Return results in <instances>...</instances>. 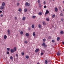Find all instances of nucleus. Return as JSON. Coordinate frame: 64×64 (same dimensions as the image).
I'll use <instances>...</instances> for the list:
<instances>
[{
  "label": "nucleus",
  "instance_id": "1",
  "mask_svg": "<svg viewBox=\"0 0 64 64\" xmlns=\"http://www.w3.org/2000/svg\"><path fill=\"white\" fill-rule=\"evenodd\" d=\"M42 45L43 46H44V48H46V47H47V45H45V43H44V42H43L42 44Z\"/></svg>",
  "mask_w": 64,
  "mask_h": 64
},
{
  "label": "nucleus",
  "instance_id": "2",
  "mask_svg": "<svg viewBox=\"0 0 64 64\" xmlns=\"http://www.w3.org/2000/svg\"><path fill=\"white\" fill-rule=\"evenodd\" d=\"M25 6H30V4L28 3V2H26L25 3Z\"/></svg>",
  "mask_w": 64,
  "mask_h": 64
},
{
  "label": "nucleus",
  "instance_id": "3",
  "mask_svg": "<svg viewBox=\"0 0 64 64\" xmlns=\"http://www.w3.org/2000/svg\"><path fill=\"white\" fill-rule=\"evenodd\" d=\"M16 59L18 60V54L16 53Z\"/></svg>",
  "mask_w": 64,
  "mask_h": 64
},
{
  "label": "nucleus",
  "instance_id": "4",
  "mask_svg": "<svg viewBox=\"0 0 64 64\" xmlns=\"http://www.w3.org/2000/svg\"><path fill=\"white\" fill-rule=\"evenodd\" d=\"M49 13V11L48 10H46V12L45 15H46L47 14H48Z\"/></svg>",
  "mask_w": 64,
  "mask_h": 64
},
{
  "label": "nucleus",
  "instance_id": "5",
  "mask_svg": "<svg viewBox=\"0 0 64 64\" xmlns=\"http://www.w3.org/2000/svg\"><path fill=\"white\" fill-rule=\"evenodd\" d=\"M8 35H10V30L8 29Z\"/></svg>",
  "mask_w": 64,
  "mask_h": 64
},
{
  "label": "nucleus",
  "instance_id": "6",
  "mask_svg": "<svg viewBox=\"0 0 64 64\" xmlns=\"http://www.w3.org/2000/svg\"><path fill=\"white\" fill-rule=\"evenodd\" d=\"M39 51V50L38 48H37L36 50H35V52L36 53H37V52H38Z\"/></svg>",
  "mask_w": 64,
  "mask_h": 64
},
{
  "label": "nucleus",
  "instance_id": "7",
  "mask_svg": "<svg viewBox=\"0 0 64 64\" xmlns=\"http://www.w3.org/2000/svg\"><path fill=\"white\" fill-rule=\"evenodd\" d=\"M5 2H3L2 3V7H4L5 6Z\"/></svg>",
  "mask_w": 64,
  "mask_h": 64
},
{
  "label": "nucleus",
  "instance_id": "8",
  "mask_svg": "<svg viewBox=\"0 0 64 64\" xmlns=\"http://www.w3.org/2000/svg\"><path fill=\"white\" fill-rule=\"evenodd\" d=\"M55 11L56 12H57L58 11V8H55Z\"/></svg>",
  "mask_w": 64,
  "mask_h": 64
},
{
  "label": "nucleus",
  "instance_id": "9",
  "mask_svg": "<svg viewBox=\"0 0 64 64\" xmlns=\"http://www.w3.org/2000/svg\"><path fill=\"white\" fill-rule=\"evenodd\" d=\"M38 14L39 15H42V12H40L38 13Z\"/></svg>",
  "mask_w": 64,
  "mask_h": 64
},
{
  "label": "nucleus",
  "instance_id": "10",
  "mask_svg": "<svg viewBox=\"0 0 64 64\" xmlns=\"http://www.w3.org/2000/svg\"><path fill=\"white\" fill-rule=\"evenodd\" d=\"M33 35L34 37L36 36V34H35V32H33Z\"/></svg>",
  "mask_w": 64,
  "mask_h": 64
},
{
  "label": "nucleus",
  "instance_id": "11",
  "mask_svg": "<svg viewBox=\"0 0 64 64\" xmlns=\"http://www.w3.org/2000/svg\"><path fill=\"white\" fill-rule=\"evenodd\" d=\"M39 5V6L40 8H41L42 7V5H41V4H40V3H39L38 4Z\"/></svg>",
  "mask_w": 64,
  "mask_h": 64
},
{
  "label": "nucleus",
  "instance_id": "12",
  "mask_svg": "<svg viewBox=\"0 0 64 64\" xmlns=\"http://www.w3.org/2000/svg\"><path fill=\"white\" fill-rule=\"evenodd\" d=\"M28 10H27V9L25 8V9H24V11L25 12H27V11Z\"/></svg>",
  "mask_w": 64,
  "mask_h": 64
},
{
  "label": "nucleus",
  "instance_id": "13",
  "mask_svg": "<svg viewBox=\"0 0 64 64\" xmlns=\"http://www.w3.org/2000/svg\"><path fill=\"white\" fill-rule=\"evenodd\" d=\"M57 56H60V54L59 52H58L57 53Z\"/></svg>",
  "mask_w": 64,
  "mask_h": 64
},
{
  "label": "nucleus",
  "instance_id": "14",
  "mask_svg": "<svg viewBox=\"0 0 64 64\" xmlns=\"http://www.w3.org/2000/svg\"><path fill=\"white\" fill-rule=\"evenodd\" d=\"M26 36H27V37H28L29 36V34H28V33H26Z\"/></svg>",
  "mask_w": 64,
  "mask_h": 64
},
{
  "label": "nucleus",
  "instance_id": "15",
  "mask_svg": "<svg viewBox=\"0 0 64 64\" xmlns=\"http://www.w3.org/2000/svg\"><path fill=\"white\" fill-rule=\"evenodd\" d=\"M45 64H47L48 63V60H45Z\"/></svg>",
  "mask_w": 64,
  "mask_h": 64
},
{
  "label": "nucleus",
  "instance_id": "16",
  "mask_svg": "<svg viewBox=\"0 0 64 64\" xmlns=\"http://www.w3.org/2000/svg\"><path fill=\"white\" fill-rule=\"evenodd\" d=\"M64 33V32H63V31L62 30L60 32V34H63Z\"/></svg>",
  "mask_w": 64,
  "mask_h": 64
},
{
  "label": "nucleus",
  "instance_id": "17",
  "mask_svg": "<svg viewBox=\"0 0 64 64\" xmlns=\"http://www.w3.org/2000/svg\"><path fill=\"white\" fill-rule=\"evenodd\" d=\"M4 39H7V36L6 35L4 36Z\"/></svg>",
  "mask_w": 64,
  "mask_h": 64
},
{
  "label": "nucleus",
  "instance_id": "18",
  "mask_svg": "<svg viewBox=\"0 0 64 64\" xmlns=\"http://www.w3.org/2000/svg\"><path fill=\"white\" fill-rule=\"evenodd\" d=\"M10 52L12 53H13L14 52V50L13 49H11L10 50Z\"/></svg>",
  "mask_w": 64,
  "mask_h": 64
},
{
  "label": "nucleus",
  "instance_id": "19",
  "mask_svg": "<svg viewBox=\"0 0 64 64\" xmlns=\"http://www.w3.org/2000/svg\"><path fill=\"white\" fill-rule=\"evenodd\" d=\"M60 37H58L57 38V41H59L60 40Z\"/></svg>",
  "mask_w": 64,
  "mask_h": 64
},
{
  "label": "nucleus",
  "instance_id": "20",
  "mask_svg": "<svg viewBox=\"0 0 64 64\" xmlns=\"http://www.w3.org/2000/svg\"><path fill=\"white\" fill-rule=\"evenodd\" d=\"M14 51H16V50H17V48L16 47H14Z\"/></svg>",
  "mask_w": 64,
  "mask_h": 64
},
{
  "label": "nucleus",
  "instance_id": "21",
  "mask_svg": "<svg viewBox=\"0 0 64 64\" xmlns=\"http://www.w3.org/2000/svg\"><path fill=\"white\" fill-rule=\"evenodd\" d=\"M26 19V18L24 16L22 18V20H25Z\"/></svg>",
  "mask_w": 64,
  "mask_h": 64
},
{
  "label": "nucleus",
  "instance_id": "22",
  "mask_svg": "<svg viewBox=\"0 0 64 64\" xmlns=\"http://www.w3.org/2000/svg\"><path fill=\"white\" fill-rule=\"evenodd\" d=\"M55 17V15L54 14L52 16V18H54Z\"/></svg>",
  "mask_w": 64,
  "mask_h": 64
},
{
  "label": "nucleus",
  "instance_id": "23",
  "mask_svg": "<svg viewBox=\"0 0 64 64\" xmlns=\"http://www.w3.org/2000/svg\"><path fill=\"white\" fill-rule=\"evenodd\" d=\"M32 29L34 28V25L33 24L32 26Z\"/></svg>",
  "mask_w": 64,
  "mask_h": 64
},
{
  "label": "nucleus",
  "instance_id": "24",
  "mask_svg": "<svg viewBox=\"0 0 64 64\" xmlns=\"http://www.w3.org/2000/svg\"><path fill=\"white\" fill-rule=\"evenodd\" d=\"M0 9H4V7L1 6L0 8Z\"/></svg>",
  "mask_w": 64,
  "mask_h": 64
},
{
  "label": "nucleus",
  "instance_id": "25",
  "mask_svg": "<svg viewBox=\"0 0 64 64\" xmlns=\"http://www.w3.org/2000/svg\"><path fill=\"white\" fill-rule=\"evenodd\" d=\"M18 11L19 12H21L22 11V10L21 8H19L18 9Z\"/></svg>",
  "mask_w": 64,
  "mask_h": 64
},
{
  "label": "nucleus",
  "instance_id": "26",
  "mask_svg": "<svg viewBox=\"0 0 64 64\" xmlns=\"http://www.w3.org/2000/svg\"><path fill=\"white\" fill-rule=\"evenodd\" d=\"M20 34L21 35H22L23 34V32L22 31H21L20 32Z\"/></svg>",
  "mask_w": 64,
  "mask_h": 64
},
{
  "label": "nucleus",
  "instance_id": "27",
  "mask_svg": "<svg viewBox=\"0 0 64 64\" xmlns=\"http://www.w3.org/2000/svg\"><path fill=\"white\" fill-rule=\"evenodd\" d=\"M6 50H8V51H9L10 50V48H7Z\"/></svg>",
  "mask_w": 64,
  "mask_h": 64
},
{
  "label": "nucleus",
  "instance_id": "28",
  "mask_svg": "<svg viewBox=\"0 0 64 64\" xmlns=\"http://www.w3.org/2000/svg\"><path fill=\"white\" fill-rule=\"evenodd\" d=\"M38 27L39 28H41V25L40 24H39L38 25Z\"/></svg>",
  "mask_w": 64,
  "mask_h": 64
},
{
  "label": "nucleus",
  "instance_id": "29",
  "mask_svg": "<svg viewBox=\"0 0 64 64\" xmlns=\"http://www.w3.org/2000/svg\"><path fill=\"white\" fill-rule=\"evenodd\" d=\"M17 6H19V5H20V3L18 2V3L17 4Z\"/></svg>",
  "mask_w": 64,
  "mask_h": 64
},
{
  "label": "nucleus",
  "instance_id": "30",
  "mask_svg": "<svg viewBox=\"0 0 64 64\" xmlns=\"http://www.w3.org/2000/svg\"><path fill=\"white\" fill-rule=\"evenodd\" d=\"M26 58L27 59H28V58H29V56H26Z\"/></svg>",
  "mask_w": 64,
  "mask_h": 64
},
{
  "label": "nucleus",
  "instance_id": "31",
  "mask_svg": "<svg viewBox=\"0 0 64 64\" xmlns=\"http://www.w3.org/2000/svg\"><path fill=\"white\" fill-rule=\"evenodd\" d=\"M10 60H12L13 59V57H12V56H10Z\"/></svg>",
  "mask_w": 64,
  "mask_h": 64
},
{
  "label": "nucleus",
  "instance_id": "32",
  "mask_svg": "<svg viewBox=\"0 0 64 64\" xmlns=\"http://www.w3.org/2000/svg\"><path fill=\"white\" fill-rule=\"evenodd\" d=\"M24 43L26 44H27L28 43V42L27 41H24Z\"/></svg>",
  "mask_w": 64,
  "mask_h": 64
},
{
  "label": "nucleus",
  "instance_id": "33",
  "mask_svg": "<svg viewBox=\"0 0 64 64\" xmlns=\"http://www.w3.org/2000/svg\"><path fill=\"white\" fill-rule=\"evenodd\" d=\"M32 18L34 19H35V18H36V16H32Z\"/></svg>",
  "mask_w": 64,
  "mask_h": 64
},
{
  "label": "nucleus",
  "instance_id": "34",
  "mask_svg": "<svg viewBox=\"0 0 64 64\" xmlns=\"http://www.w3.org/2000/svg\"><path fill=\"white\" fill-rule=\"evenodd\" d=\"M46 41V39H45V38H44L43 40V42H45Z\"/></svg>",
  "mask_w": 64,
  "mask_h": 64
},
{
  "label": "nucleus",
  "instance_id": "35",
  "mask_svg": "<svg viewBox=\"0 0 64 64\" xmlns=\"http://www.w3.org/2000/svg\"><path fill=\"white\" fill-rule=\"evenodd\" d=\"M38 3H40V0H38Z\"/></svg>",
  "mask_w": 64,
  "mask_h": 64
},
{
  "label": "nucleus",
  "instance_id": "36",
  "mask_svg": "<svg viewBox=\"0 0 64 64\" xmlns=\"http://www.w3.org/2000/svg\"><path fill=\"white\" fill-rule=\"evenodd\" d=\"M22 55H24V52H22Z\"/></svg>",
  "mask_w": 64,
  "mask_h": 64
},
{
  "label": "nucleus",
  "instance_id": "37",
  "mask_svg": "<svg viewBox=\"0 0 64 64\" xmlns=\"http://www.w3.org/2000/svg\"><path fill=\"white\" fill-rule=\"evenodd\" d=\"M46 20L48 21H49V18H47L46 19Z\"/></svg>",
  "mask_w": 64,
  "mask_h": 64
},
{
  "label": "nucleus",
  "instance_id": "38",
  "mask_svg": "<svg viewBox=\"0 0 64 64\" xmlns=\"http://www.w3.org/2000/svg\"><path fill=\"white\" fill-rule=\"evenodd\" d=\"M60 15L61 16H63V14L62 13L60 14Z\"/></svg>",
  "mask_w": 64,
  "mask_h": 64
},
{
  "label": "nucleus",
  "instance_id": "39",
  "mask_svg": "<svg viewBox=\"0 0 64 64\" xmlns=\"http://www.w3.org/2000/svg\"><path fill=\"white\" fill-rule=\"evenodd\" d=\"M42 24L43 25H45V22H42Z\"/></svg>",
  "mask_w": 64,
  "mask_h": 64
},
{
  "label": "nucleus",
  "instance_id": "40",
  "mask_svg": "<svg viewBox=\"0 0 64 64\" xmlns=\"http://www.w3.org/2000/svg\"><path fill=\"white\" fill-rule=\"evenodd\" d=\"M43 54H44V53H43V52H42L41 53V55H43Z\"/></svg>",
  "mask_w": 64,
  "mask_h": 64
},
{
  "label": "nucleus",
  "instance_id": "41",
  "mask_svg": "<svg viewBox=\"0 0 64 64\" xmlns=\"http://www.w3.org/2000/svg\"><path fill=\"white\" fill-rule=\"evenodd\" d=\"M44 5H45V4H46V2H45V1L44 2Z\"/></svg>",
  "mask_w": 64,
  "mask_h": 64
},
{
  "label": "nucleus",
  "instance_id": "42",
  "mask_svg": "<svg viewBox=\"0 0 64 64\" xmlns=\"http://www.w3.org/2000/svg\"><path fill=\"white\" fill-rule=\"evenodd\" d=\"M51 37L50 36H49V37L48 38V39H51Z\"/></svg>",
  "mask_w": 64,
  "mask_h": 64
},
{
  "label": "nucleus",
  "instance_id": "43",
  "mask_svg": "<svg viewBox=\"0 0 64 64\" xmlns=\"http://www.w3.org/2000/svg\"><path fill=\"white\" fill-rule=\"evenodd\" d=\"M52 42H53L54 43V42H55V40H52Z\"/></svg>",
  "mask_w": 64,
  "mask_h": 64
},
{
  "label": "nucleus",
  "instance_id": "44",
  "mask_svg": "<svg viewBox=\"0 0 64 64\" xmlns=\"http://www.w3.org/2000/svg\"><path fill=\"white\" fill-rule=\"evenodd\" d=\"M7 54H9V52H7Z\"/></svg>",
  "mask_w": 64,
  "mask_h": 64
},
{
  "label": "nucleus",
  "instance_id": "45",
  "mask_svg": "<svg viewBox=\"0 0 64 64\" xmlns=\"http://www.w3.org/2000/svg\"><path fill=\"white\" fill-rule=\"evenodd\" d=\"M17 17H15V20H17Z\"/></svg>",
  "mask_w": 64,
  "mask_h": 64
},
{
  "label": "nucleus",
  "instance_id": "46",
  "mask_svg": "<svg viewBox=\"0 0 64 64\" xmlns=\"http://www.w3.org/2000/svg\"><path fill=\"white\" fill-rule=\"evenodd\" d=\"M61 21H62V22H63V19L62 18L61 19Z\"/></svg>",
  "mask_w": 64,
  "mask_h": 64
},
{
  "label": "nucleus",
  "instance_id": "47",
  "mask_svg": "<svg viewBox=\"0 0 64 64\" xmlns=\"http://www.w3.org/2000/svg\"><path fill=\"white\" fill-rule=\"evenodd\" d=\"M0 16L1 17H3V15L2 14H1L0 15Z\"/></svg>",
  "mask_w": 64,
  "mask_h": 64
},
{
  "label": "nucleus",
  "instance_id": "48",
  "mask_svg": "<svg viewBox=\"0 0 64 64\" xmlns=\"http://www.w3.org/2000/svg\"><path fill=\"white\" fill-rule=\"evenodd\" d=\"M62 44L63 45H64V42H62Z\"/></svg>",
  "mask_w": 64,
  "mask_h": 64
},
{
  "label": "nucleus",
  "instance_id": "49",
  "mask_svg": "<svg viewBox=\"0 0 64 64\" xmlns=\"http://www.w3.org/2000/svg\"><path fill=\"white\" fill-rule=\"evenodd\" d=\"M44 8H46V6H44Z\"/></svg>",
  "mask_w": 64,
  "mask_h": 64
},
{
  "label": "nucleus",
  "instance_id": "50",
  "mask_svg": "<svg viewBox=\"0 0 64 64\" xmlns=\"http://www.w3.org/2000/svg\"><path fill=\"white\" fill-rule=\"evenodd\" d=\"M28 30H30V27H29L28 28Z\"/></svg>",
  "mask_w": 64,
  "mask_h": 64
},
{
  "label": "nucleus",
  "instance_id": "51",
  "mask_svg": "<svg viewBox=\"0 0 64 64\" xmlns=\"http://www.w3.org/2000/svg\"><path fill=\"white\" fill-rule=\"evenodd\" d=\"M2 11L1 10H0V13H2Z\"/></svg>",
  "mask_w": 64,
  "mask_h": 64
},
{
  "label": "nucleus",
  "instance_id": "52",
  "mask_svg": "<svg viewBox=\"0 0 64 64\" xmlns=\"http://www.w3.org/2000/svg\"><path fill=\"white\" fill-rule=\"evenodd\" d=\"M37 64H40V63L39 62H38Z\"/></svg>",
  "mask_w": 64,
  "mask_h": 64
},
{
  "label": "nucleus",
  "instance_id": "53",
  "mask_svg": "<svg viewBox=\"0 0 64 64\" xmlns=\"http://www.w3.org/2000/svg\"><path fill=\"white\" fill-rule=\"evenodd\" d=\"M63 3L64 4V1H63Z\"/></svg>",
  "mask_w": 64,
  "mask_h": 64
},
{
  "label": "nucleus",
  "instance_id": "54",
  "mask_svg": "<svg viewBox=\"0 0 64 64\" xmlns=\"http://www.w3.org/2000/svg\"><path fill=\"white\" fill-rule=\"evenodd\" d=\"M54 0H52V1H54Z\"/></svg>",
  "mask_w": 64,
  "mask_h": 64
},
{
  "label": "nucleus",
  "instance_id": "55",
  "mask_svg": "<svg viewBox=\"0 0 64 64\" xmlns=\"http://www.w3.org/2000/svg\"><path fill=\"white\" fill-rule=\"evenodd\" d=\"M63 11L64 12V10H63Z\"/></svg>",
  "mask_w": 64,
  "mask_h": 64
}]
</instances>
